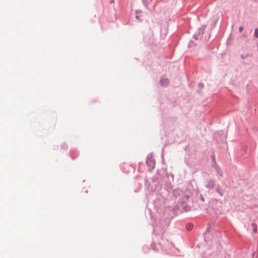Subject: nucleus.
<instances>
[{
  "instance_id": "nucleus-5",
  "label": "nucleus",
  "mask_w": 258,
  "mask_h": 258,
  "mask_svg": "<svg viewBox=\"0 0 258 258\" xmlns=\"http://www.w3.org/2000/svg\"><path fill=\"white\" fill-rule=\"evenodd\" d=\"M193 225L191 223H188L187 225H186V229L188 230H190L192 228H193Z\"/></svg>"
},
{
  "instance_id": "nucleus-7",
  "label": "nucleus",
  "mask_w": 258,
  "mask_h": 258,
  "mask_svg": "<svg viewBox=\"0 0 258 258\" xmlns=\"http://www.w3.org/2000/svg\"><path fill=\"white\" fill-rule=\"evenodd\" d=\"M243 27L242 26L240 27L239 28V32H241L242 31V30H243Z\"/></svg>"
},
{
  "instance_id": "nucleus-4",
  "label": "nucleus",
  "mask_w": 258,
  "mask_h": 258,
  "mask_svg": "<svg viewBox=\"0 0 258 258\" xmlns=\"http://www.w3.org/2000/svg\"><path fill=\"white\" fill-rule=\"evenodd\" d=\"M160 82H161V83L162 84V85H164V84L166 85L168 83V81L166 79H161Z\"/></svg>"
},
{
  "instance_id": "nucleus-3",
  "label": "nucleus",
  "mask_w": 258,
  "mask_h": 258,
  "mask_svg": "<svg viewBox=\"0 0 258 258\" xmlns=\"http://www.w3.org/2000/svg\"><path fill=\"white\" fill-rule=\"evenodd\" d=\"M251 226L253 227V232L254 233H256V231H257V225H256V223H252L251 224Z\"/></svg>"
},
{
  "instance_id": "nucleus-1",
  "label": "nucleus",
  "mask_w": 258,
  "mask_h": 258,
  "mask_svg": "<svg viewBox=\"0 0 258 258\" xmlns=\"http://www.w3.org/2000/svg\"><path fill=\"white\" fill-rule=\"evenodd\" d=\"M147 164L149 166L150 170H151L154 168V165L155 164V162L154 160L151 158H148L147 160Z\"/></svg>"
},
{
  "instance_id": "nucleus-6",
  "label": "nucleus",
  "mask_w": 258,
  "mask_h": 258,
  "mask_svg": "<svg viewBox=\"0 0 258 258\" xmlns=\"http://www.w3.org/2000/svg\"><path fill=\"white\" fill-rule=\"evenodd\" d=\"M254 36L255 37L258 38V29L256 28L254 30Z\"/></svg>"
},
{
  "instance_id": "nucleus-2",
  "label": "nucleus",
  "mask_w": 258,
  "mask_h": 258,
  "mask_svg": "<svg viewBox=\"0 0 258 258\" xmlns=\"http://www.w3.org/2000/svg\"><path fill=\"white\" fill-rule=\"evenodd\" d=\"M186 191L187 192V193L184 196V198L185 199V201L188 200L189 197L192 195V192L190 189H187Z\"/></svg>"
}]
</instances>
